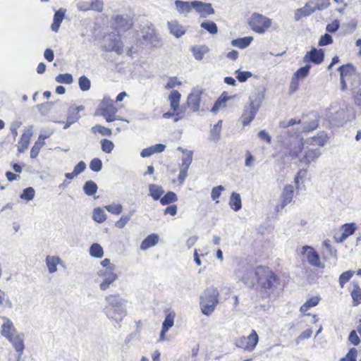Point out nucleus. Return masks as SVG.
<instances>
[{
	"instance_id": "6e6552de",
	"label": "nucleus",
	"mask_w": 361,
	"mask_h": 361,
	"mask_svg": "<svg viewBox=\"0 0 361 361\" xmlns=\"http://www.w3.org/2000/svg\"><path fill=\"white\" fill-rule=\"evenodd\" d=\"M98 111L106 122H112L117 119L116 113L118 109L115 106L114 101L109 98L104 97L102 100Z\"/></svg>"
},
{
	"instance_id": "c756f323",
	"label": "nucleus",
	"mask_w": 361,
	"mask_h": 361,
	"mask_svg": "<svg viewBox=\"0 0 361 361\" xmlns=\"http://www.w3.org/2000/svg\"><path fill=\"white\" fill-rule=\"evenodd\" d=\"M8 341L13 344L16 350L20 355H21L25 348L24 342L22 336L19 334H16V336L8 339Z\"/></svg>"
},
{
	"instance_id": "dca6fc26",
	"label": "nucleus",
	"mask_w": 361,
	"mask_h": 361,
	"mask_svg": "<svg viewBox=\"0 0 361 361\" xmlns=\"http://www.w3.org/2000/svg\"><path fill=\"white\" fill-rule=\"evenodd\" d=\"M302 249L306 251L309 250L307 253V262L314 267H322V263L320 262V258L317 252L310 246L305 245L302 247Z\"/></svg>"
},
{
	"instance_id": "9d476101",
	"label": "nucleus",
	"mask_w": 361,
	"mask_h": 361,
	"mask_svg": "<svg viewBox=\"0 0 361 361\" xmlns=\"http://www.w3.org/2000/svg\"><path fill=\"white\" fill-rule=\"evenodd\" d=\"M262 99L261 97L255 98L251 100L249 105L244 107L243 113L241 116V121L244 126H247L252 121L261 106Z\"/></svg>"
},
{
	"instance_id": "412c9836",
	"label": "nucleus",
	"mask_w": 361,
	"mask_h": 361,
	"mask_svg": "<svg viewBox=\"0 0 361 361\" xmlns=\"http://www.w3.org/2000/svg\"><path fill=\"white\" fill-rule=\"evenodd\" d=\"M166 149V145L164 144H156L142 150L140 155L142 157H149L155 153H161Z\"/></svg>"
},
{
	"instance_id": "e433bc0d",
	"label": "nucleus",
	"mask_w": 361,
	"mask_h": 361,
	"mask_svg": "<svg viewBox=\"0 0 361 361\" xmlns=\"http://www.w3.org/2000/svg\"><path fill=\"white\" fill-rule=\"evenodd\" d=\"M206 46L193 47L192 48V54L196 60L200 61L203 59L204 55L208 51Z\"/></svg>"
},
{
	"instance_id": "a211bd4d",
	"label": "nucleus",
	"mask_w": 361,
	"mask_h": 361,
	"mask_svg": "<svg viewBox=\"0 0 361 361\" xmlns=\"http://www.w3.org/2000/svg\"><path fill=\"white\" fill-rule=\"evenodd\" d=\"M327 140V134L324 131H321L316 136L307 139L305 142L313 147L315 145L324 146Z\"/></svg>"
},
{
	"instance_id": "f3484780",
	"label": "nucleus",
	"mask_w": 361,
	"mask_h": 361,
	"mask_svg": "<svg viewBox=\"0 0 361 361\" xmlns=\"http://www.w3.org/2000/svg\"><path fill=\"white\" fill-rule=\"evenodd\" d=\"M3 319L4 323L1 326V335L8 340L17 334L16 329L10 319L5 317Z\"/></svg>"
},
{
	"instance_id": "4468645a",
	"label": "nucleus",
	"mask_w": 361,
	"mask_h": 361,
	"mask_svg": "<svg viewBox=\"0 0 361 361\" xmlns=\"http://www.w3.org/2000/svg\"><path fill=\"white\" fill-rule=\"evenodd\" d=\"M192 7L202 18H207L209 15L214 14V9L209 3L192 1Z\"/></svg>"
},
{
	"instance_id": "bb28decb",
	"label": "nucleus",
	"mask_w": 361,
	"mask_h": 361,
	"mask_svg": "<svg viewBox=\"0 0 361 361\" xmlns=\"http://www.w3.org/2000/svg\"><path fill=\"white\" fill-rule=\"evenodd\" d=\"M175 6L178 13L180 14L187 15L189 13L192 7V1H183L180 0H176L175 1Z\"/></svg>"
},
{
	"instance_id": "f03ea898",
	"label": "nucleus",
	"mask_w": 361,
	"mask_h": 361,
	"mask_svg": "<svg viewBox=\"0 0 361 361\" xmlns=\"http://www.w3.org/2000/svg\"><path fill=\"white\" fill-rule=\"evenodd\" d=\"M255 274L261 288L268 295L274 294L280 286L279 279L268 268L258 267Z\"/></svg>"
},
{
	"instance_id": "a18cd8bd",
	"label": "nucleus",
	"mask_w": 361,
	"mask_h": 361,
	"mask_svg": "<svg viewBox=\"0 0 361 361\" xmlns=\"http://www.w3.org/2000/svg\"><path fill=\"white\" fill-rule=\"evenodd\" d=\"M318 127V121L316 120L312 121L310 123H303L300 128H298L297 130L299 133H305L310 132L315 130Z\"/></svg>"
},
{
	"instance_id": "4c0bfd02",
	"label": "nucleus",
	"mask_w": 361,
	"mask_h": 361,
	"mask_svg": "<svg viewBox=\"0 0 361 361\" xmlns=\"http://www.w3.org/2000/svg\"><path fill=\"white\" fill-rule=\"evenodd\" d=\"M90 255L96 258H102L104 255L102 247L99 243H93L90 247Z\"/></svg>"
},
{
	"instance_id": "b1692460",
	"label": "nucleus",
	"mask_w": 361,
	"mask_h": 361,
	"mask_svg": "<svg viewBox=\"0 0 361 361\" xmlns=\"http://www.w3.org/2000/svg\"><path fill=\"white\" fill-rule=\"evenodd\" d=\"M159 239V235L156 233L149 235L141 243L140 249L142 250H146L150 247H154L158 243Z\"/></svg>"
},
{
	"instance_id": "72a5a7b5",
	"label": "nucleus",
	"mask_w": 361,
	"mask_h": 361,
	"mask_svg": "<svg viewBox=\"0 0 361 361\" xmlns=\"http://www.w3.org/2000/svg\"><path fill=\"white\" fill-rule=\"evenodd\" d=\"M86 169V164L84 161H81L74 167L73 172L66 173L65 176L67 179L71 180L76 177L78 175L81 173Z\"/></svg>"
},
{
	"instance_id": "1a4fd4ad",
	"label": "nucleus",
	"mask_w": 361,
	"mask_h": 361,
	"mask_svg": "<svg viewBox=\"0 0 361 361\" xmlns=\"http://www.w3.org/2000/svg\"><path fill=\"white\" fill-rule=\"evenodd\" d=\"M271 24L269 18L259 13H253L249 21L251 29L259 34L264 33L270 27Z\"/></svg>"
},
{
	"instance_id": "aec40b11",
	"label": "nucleus",
	"mask_w": 361,
	"mask_h": 361,
	"mask_svg": "<svg viewBox=\"0 0 361 361\" xmlns=\"http://www.w3.org/2000/svg\"><path fill=\"white\" fill-rule=\"evenodd\" d=\"M293 186L292 185H285L281 195V208L289 204L293 197Z\"/></svg>"
},
{
	"instance_id": "423d86ee",
	"label": "nucleus",
	"mask_w": 361,
	"mask_h": 361,
	"mask_svg": "<svg viewBox=\"0 0 361 361\" xmlns=\"http://www.w3.org/2000/svg\"><path fill=\"white\" fill-rule=\"evenodd\" d=\"M140 40L142 44L149 48L159 49L164 45L161 37L152 25L141 29Z\"/></svg>"
},
{
	"instance_id": "8fccbe9b",
	"label": "nucleus",
	"mask_w": 361,
	"mask_h": 361,
	"mask_svg": "<svg viewBox=\"0 0 361 361\" xmlns=\"http://www.w3.org/2000/svg\"><path fill=\"white\" fill-rule=\"evenodd\" d=\"M101 147L104 152L109 154L113 151L114 148V144L112 141L108 139H103L101 140Z\"/></svg>"
},
{
	"instance_id": "13d9d810",
	"label": "nucleus",
	"mask_w": 361,
	"mask_h": 361,
	"mask_svg": "<svg viewBox=\"0 0 361 361\" xmlns=\"http://www.w3.org/2000/svg\"><path fill=\"white\" fill-rule=\"evenodd\" d=\"M90 168L94 172L99 171L102 168V162L99 158H94L90 163Z\"/></svg>"
},
{
	"instance_id": "0e129e2a",
	"label": "nucleus",
	"mask_w": 361,
	"mask_h": 361,
	"mask_svg": "<svg viewBox=\"0 0 361 361\" xmlns=\"http://www.w3.org/2000/svg\"><path fill=\"white\" fill-rule=\"evenodd\" d=\"M224 190V188L222 185L214 187L212 190L211 197L213 200L218 199L221 194V192Z\"/></svg>"
},
{
	"instance_id": "c85d7f7f",
	"label": "nucleus",
	"mask_w": 361,
	"mask_h": 361,
	"mask_svg": "<svg viewBox=\"0 0 361 361\" xmlns=\"http://www.w3.org/2000/svg\"><path fill=\"white\" fill-rule=\"evenodd\" d=\"M65 16V11L59 9L57 11L54 16V20L51 24V30L54 32H57L59 29L61 22L63 21Z\"/></svg>"
},
{
	"instance_id": "a19ab883",
	"label": "nucleus",
	"mask_w": 361,
	"mask_h": 361,
	"mask_svg": "<svg viewBox=\"0 0 361 361\" xmlns=\"http://www.w3.org/2000/svg\"><path fill=\"white\" fill-rule=\"evenodd\" d=\"M320 300L319 297H312L308 299L305 304L300 307V312H305L312 307L316 306Z\"/></svg>"
},
{
	"instance_id": "393cba45",
	"label": "nucleus",
	"mask_w": 361,
	"mask_h": 361,
	"mask_svg": "<svg viewBox=\"0 0 361 361\" xmlns=\"http://www.w3.org/2000/svg\"><path fill=\"white\" fill-rule=\"evenodd\" d=\"M31 135H32L30 132H24L21 135L17 145L19 153H23L27 149L30 142Z\"/></svg>"
},
{
	"instance_id": "680f3d73",
	"label": "nucleus",
	"mask_w": 361,
	"mask_h": 361,
	"mask_svg": "<svg viewBox=\"0 0 361 361\" xmlns=\"http://www.w3.org/2000/svg\"><path fill=\"white\" fill-rule=\"evenodd\" d=\"M221 130L213 127L210 130V140L214 142H217L221 137Z\"/></svg>"
},
{
	"instance_id": "ea45409f",
	"label": "nucleus",
	"mask_w": 361,
	"mask_h": 361,
	"mask_svg": "<svg viewBox=\"0 0 361 361\" xmlns=\"http://www.w3.org/2000/svg\"><path fill=\"white\" fill-rule=\"evenodd\" d=\"M177 200L178 197L176 194L172 191H169L160 199V202L162 205H166L176 202Z\"/></svg>"
},
{
	"instance_id": "6e6d98bb",
	"label": "nucleus",
	"mask_w": 361,
	"mask_h": 361,
	"mask_svg": "<svg viewBox=\"0 0 361 361\" xmlns=\"http://www.w3.org/2000/svg\"><path fill=\"white\" fill-rule=\"evenodd\" d=\"M174 314L171 313L166 315L162 324V329H164V331H169V329L173 326L174 323Z\"/></svg>"
},
{
	"instance_id": "338daca9",
	"label": "nucleus",
	"mask_w": 361,
	"mask_h": 361,
	"mask_svg": "<svg viewBox=\"0 0 361 361\" xmlns=\"http://www.w3.org/2000/svg\"><path fill=\"white\" fill-rule=\"evenodd\" d=\"M330 6L329 0H319V1L313 6L314 11L317 10L322 11L327 8Z\"/></svg>"
},
{
	"instance_id": "603ef678",
	"label": "nucleus",
	"mask_w": 361,
	"mask_h": 361,
	"mask_svg": "<svg viewBox=\"0 0 361 361\" xmlns=\"http://www.w3.org/2000/svg\"><path fill=\"white\" fill-rule=\"evenodd\" d=\"M92 131L93 133H99L101 135L106 136H110L112 134V131L110 128H106L100 125H97L92 127Z\"/></svg>"
},
{
	"instance_id": "0eeeda50",
	"label": "nucleus",
	"mask_w": 361,
	"mask_h": 361,
	"mask_svg": "<svg viewBox=\"0 0 361 361\" xmlns=\"http://www.w3.org/2000/svg\"><path fill=\"white\" fill-rule=\"evenodd\" d=\"M181 94L178 90H173L169 95V101L172 112H166L163 114V118H171L174 116L178 117L174 118V122H178L183 117L184 111L180 107Z\"/></svg>"
},
{
	"instance_id": "f8f14e48",
	"label": "nucleus",
	"mask_w": 361,
	"mask_h": 361,
	"mask_svg": "<svg viewBox=\"0 0 361 361\" xmlns=\"http://www.w3.org/2000/svg\"><path fill=\"white\" fill-rule=\"evenodd\" d=\"M202 94V90L194 89L188 96L187 104L192 111L197 112L200 110Z\"/></svg>"
},
{
	"instance_id": "bf43d9fd",
	"label": "nucleus",
	"mask_w": 361,
	"mask_h": 361,
	"mask_svg": "<svg viewBox=\"0 0 361 361\" xmlns=\"http://www.w3.org/2000/svg\"><path fill=\"white\" fill-rule=\"evenodd\" d=\"M236 73H238L236 78L240 82H245L248 78L252 76V73L250 71H240L238 70Z\"/></svg>"
},
{
	"instance_id": "20e7f679",
	"label": "nucleus",
	"mask_w": 361,
	"mask_h": 361,
	"mask_svg": "<svg viewBox=\"0 0 361 361\" xmlns=\"http://www.w3.org/2000/svg\"><path fill=\"white\" fill-rule=\"evenodd\" d=\"M219 290L216 288H207L200 295V305L203 314L209 316L215 310L219 303Z\"/></svg>"
},
{
	"instance_id": "473e14b6",
	"label": "nucleus",
	"mask_w": 361,
	"mask_h": 361,
	"mask_svg": "<svg viewBox=\"0 0 361 361\" xmlns=\"http://www.w3.org/2000/svg\"><path fill=\"white\" fill-rule=\"evenodd\" d=\"M343 232L340 238V242H343L348 237L353 235L356 230V225L355 223L345 224L342 226Z\"/></svg>"
},
{
	"instance_id": "58836bf2",
	"label": "nucleus",
	"mask_w": 361,
	"mask_h": 361,
	"mask_svg": "<svg viewBox=\"0 0 361 361\" xmlns=\"http://www.w3.org/2000/svg\"><path fill=\"white\" fill-rule=\"evenodd\" d=\"M97 185L92 180L87 181L83 186L85 193L89 196L94 195L97 192Z\"/></svg>"
},
{
	"instance_id": "09e8293b",
	"label": "nucleus",
	"mask_w": 361,
	"mask_h": 361,
	"mask_svg": "<svg viewBox=\"0 0 361 361\" xmlns=\"http://www.w3.org/2000/svg\"><path fill=\"white\" fill-rule=\"evenodd\" d=\"M56 81L59 83L62 84H71L73 81V78L70 73L59 74L56 77Z\"/></svg>"
},
{
	"instance_id": "7c9ffc66",
	"label": "nucleus",
	"mask_w": 361,
	"mask_h": 361,
	"mask_svg": "<svg viewBox=\"0 0 361 361\" xmlns=\"http://www.w3.org/2000/svg\"><path fill=\"white\" fill-rule=\"evenodd\" d=\"M228 204L235 212L239 211L242 207L240 194L235 192H232L230 197Z\"/></svg>"
},
{
	"instance_id": "a878e982",
	"label": "nucleus",
	"mask_w": 361,
	"mask_h": 361,
	"mask_svg": "<svg viewBox=\"0 0 361 361\" xmlns=\"http://www.w3.org/2000/svg\"><path fill=\"white\" fill-rule=\"evenodd\" d=\"M168 26L170 32L177 38H180L185 33V30L183 27L177 21L169 22Z\"/></svg>"
},
{
	"instance_id": "7ed1b4c3",
	"label": "nucleus",
	"mask_w": 361,
	"mask_h": 361,
	"mask_svg": "<svg viewBox=\"0 0 361 361\" xmlns=\"http://www.w3.org/2000/svg\"><path fill=\"white\" fill-rule=\"evenodd\" d=\"M341 75V86L342 90L350 89L355 90L361 83L360 77L356 68L352 63H347L338 68Z\"/></svg>"
},
{
	"instance_id": "5fc2aeb1",
	"label": "nucleus",
	"mask_w": 361,
	"mask_h": 361,
	"mask_svg": "<svg viewBox=\"0 0 361 361\" xmlns=\"http://www.w3.org/2000/svg\"><path fill=\"white\" fill-rule=\"evenodd\" d=\"M192 160V152L188 151L185 157L182 158V165L180 169L188 170Z\"/></svg>"
},
{
	"instance_id": "4be33fe9",
	"label": "nucleus",
	"mask_w": 361,
	"mask_h": 361,
	"mask_svg": "<svg viewBox=\"0 0 361 361\" xmlns=\"http://www.w3.org/2000/svg\"><path fill=\"white\" fill-rule=\"evenodd\" d=\"M252 267H247L245 270V274L242 276V281L248 286H253L255 283V278H257L255 271Z\"/></svg>"
},
{
	"instance_id": "39448f33",
	"label": "nucleus",
	"mask_w": 361,
	"mask_h": 361,
	"mask_svg": "<svg viewBox=\"0 0 361 361\" xmlns=\"http://www.w3.org/2000/svg\"><path fill=\"white\" fill-rule=\"evenodd\" d=\"M107 305L105 307L106 316L116 322H120L126 315V311L122 307V301L118 295H109L106 297Z\"/></svg>"
},
{
	"instance_id": "3c124183",
	"label": "nucleus",
	"mask_w": 361,
	"mask_h": 361,
	"mask_svg": "<svg viewBox=\"0 0 361 361\" xmlns=\"http://www.w3.org/2000/svg\"><path fill=\"white\" fill-rule=\"evenodd\" d=\"M35 194V190L32 187H28L23 190L20 195V198L26 201H30L34 198Z\"/></svg>"
},
{
	"instance_id": "774afa93",
	"label": "nucleus",
	"mask_w": 361,
	"mask_h": 361,
	"mask_svg": "<svg viewBox=\"0 0 361 361\" xmlns=\"http://www.w3.org/2000/svg\"><path fill=\"white\" fill-rule=\"evenodd\" d=\"M339 26V21L338 20H335L331 23H329L326 25V30L329 32L334 33L338 30Z\"/></svg>"
},
{
	"instance_id": "ddd939ff",
	"label": "nucleus",
	"mask_w": 361,
	"mask_h": 361,
	"mask_svg": "<svg viewBox=\"0 0 361 361\" xmlns=\"http://www.w3.org/2000/svg\"><path fill=\"white\" fill-rule=\"evenodd\" d=\"M324 59V52L322 49H317L312 48L310 51H307L303 57L305 63H314L315 64H320L323 62Z\"/></svg>"
},
{
	"instance_id": "864d4df0",
	"label": "nucleus",
	"mask_w": 361,
	"mask_h": 361,
	"mask_svg": "<svg viewBox=\"0 0 361 361\" xmlns=\"http://www.w3.org/2000/svg\"><path fill=\"white\" fill-rule=\"evenodd\" d=\"M78 83L82 91L89 90L91 86L90 80L85 75L79 78Z\"/></svg>"
},
{
	"instance_id": "052dcab7",
	"label": "nucleus",
	"mask_w": 361,
	"mask_h": 361,
	"mask_svg": "<svg viewBox=\"0 0 361 361\" xmlns=\"http://www.w3.org/2000/svg\"><path fill=\"white\" fill-rule=\"evenodd\" d=\"M106 209L114 214H119L122 212V206L119 204H110L105 207Z\"/></svg>"
},
{
	"instance_id": "f704fd0d",
	"label": "nucleus",
	"mask_w": 361,
	"mask_h": 361,
	"mask_svg": "<svg viewBox=\"0 0 361 361\" xmlns=\"http://www.w3.org/2000/svg\"><path fill=\"white\" fill-rule=\"evenodd\" d=\"M252 37H245L242 38H238L231 41V44L234 47H237L240 49H245L252 42Z\"/></svg>"
},
{
	"instance_id": "49530a36",
	"label": "nucleus",
	"mask_w": 361,
	"mask_h": 361,
	"mask_svg": "<svg viewBox=\"0 0 361 361\" xmlns=\"http://www.w3.org/2000/svg\"><path fill=\"white\" fill-rule=\"evenodd\" d=\"M351 296L353 300V305H357L360 303L361 299V288L357 284L353 286V290L351 292Z\"/></svg>"
},
{
	"instance_id": "2f4dec72",
	"label": "nucleus",
	"mask_w": 361,
	"mask_h": 361,
	"mask_svg": "<svg viewBox=\"0 0 361 361\" xmlns=\"http://www.w3.org/2000/svg\"><path fill=\"white\" fill-rule=\"evenodd\" d=\"M61 263V259L55 256H47L46 264L48 267L49 273L52 274L56 271L57 265Z\"/></svg>"
},
{
	"instance_id": "c9c22d12",
	"label": "nucleus",
	"mask_w": 361,
	"mask_h": 361,
	"mask_svg": "<svg viewBox=\"0 0 361 361\" xmlns=\"http://www.w3.org/2000/svg\"><path fill=\"white\" fill-rule=\"evenodd\" d=\"M164 192V190L162 187L155 184H151L149 185V194L154 200H160Z\"/></svg>"
},
{
	"instance_id": "f257e3e1",
	"label": "nucleus",
	"mask_w": 361,
	"mask_h": 361,
	"mask_svg": "<svg viewBox=\"0 0 361 361\" xmlns=\"http://www.w3.org/2000/svg\"><path fill=\"white\" fill-rule=\"evenodd\" d=\"M289 154L292 159L298 158L302 165L308 166L311 163L315 162L320 157L322 151L319 148L314 147L303 142L298 147L291 149Z\"/></svg>"
},
{
	"instance_id": "e2e57ef3",
	"label": "nucleus",
	"mask_w": 361,
	"mask_h": 361,
	"mask_svg": "<svg viewBox=\"0 0 361 361\" xmlns=\"http://www.w3.org/2000/svg\"><path fill=\"white\" fill-rule=\"evenodd\" d=\"M333 42L332 37L329 34H324L323 35L319 41V46L323 47L326 45L331 44Z\"/></svg>"
},
{
	"instance_id": "79ce46f5",
	"label": "nucleus",
	"mask_w": 361,
	"mask_h": 361,
	"mask_svg": "<svg viewBox=\"0 0 361 361\" xmlns=\"http://www.w3.org/2000/svg\"><path fill=\"white\" fill-rule=\"evenodd\" d=\"M92 219L97 223H102L106 220V216L102 209L97 207L93 210Z\"/></svg>"
},
{
	"instance_id": "5701e85b",
	"label": "nucleus",
	"mask_w": 361,
	"mask_h": 361,
	"mask_svg": "<svg viewBox=\"0 0 361 361\" xmlns=\"http://www.w3.org/2000/svg\"><path fill=\"white\" fill-rule=\"evenodd\" d=\"M83 106L71 107L68 110V114L67 116L68 123L64 126V128H67L71 124L77 121L79 118V111L83 110Z\"/></svg>"
},
{
	"instance_id": "37998d69",
	"label": "nucleus",
	"mask_w": 361,
	"mask_h": 361,
	"mask_svg": "<svg viewBox=\"0 0 361 361\" xmlns=\"http://www.w3.org/2000/svg\"><path fill=\"white\" fill-rule=\"evenodd\" d=\"M243 341H247L250 344V349L253 350L258 342V335L256 331L252 330L251 334L247 336H243Z\"/></svg>"
},
{
	"instance_id": "de8ad7c7",
	"label": "nucleus",
	"mask_w": 361,
	"mask_h": 361,
	"mask_svg": "<svg viewBox=\"0 0 361 361\" xmlns=\"http://www.w3.org/2000/svg\"><path fill=\"white\" fill-rule=\"evenodd\" d=\"M311 65L307 64L303 67L300 68L293 75L296 79L305 78L309 74Z\"/></svg>"
},
{
	"instance_id": "2eb2a0df",
	"label": "nucleus",
	"mask_w": 361,
	"mask_h": 361,
	"mask_svg": "<svg viewBox=\"0 0 361 361\" xmlns=\"http://www.w3.org/2000/svg\"><path fill=\"white\" fill-rule=\"evenodd\" d=\"M99 275L104 278L99 285L100 289L102 290H106L118 278L117 274L115 273V267H111L109 271H104Z\"/></svg>"
},
{
	"instance_id": "69168bd1",
	"label": "nucleus",
	"mask_w": 361,
	"mask_h": 361,
	"mask_svg": "<svg viewBox=\"0 0 361 361\" xmlns=\"http://www.w3.org/2000/svg\"><path fill=\"white\" fill-rule=\"evenodd\" d=\"M90 10L101 12L103 9V2L102 0H94L89 3Z\"/></svg>"
},
{
	"instance_id": "4d7b16f0",
	"label": "nucleus",
	"mask_w": 361,
	"mask_h": 361,
	"mask_svg": "<svg viewBox=\"0 0 361 361\" xmlns=\"http://www.w3.org/2000/svg\"><path fill=\"white\" fill-rule=\"evenodd\" d=\"M353 274L354 271H346L341 274L339 277V284L341 288L344 286L345 283L350 281Z\"/></svg>"
},
{
	"instance_id": "cd10ccee",
	"label": "nucleus",
	"mask_w": 361,
	"mask_h": 361,
	"mask_svg": "<svg viewBox=\"0 0 361 361\" xmlns=\"http://www.w3.org/2000/svg\"><path fill=\"white\" fill-rule=\"evenodd\" d=\"M47 136L40 135L38 137V140L35 142V145L32 146L30 150V157L32 159H35L39 152L41 148L45 145V139Z\"/></svg>"
},
{
	"instance_id": "9b49d317",
	"label": "nucleus",
	"mask_w": 361,
	"mask_h": 361,
	"mask_svg": "<svg viewBox=\"0 0 361 361\" xmlns=\"http://www.w3.org/2000/svg\"><path fill=\"white\" fill-rule=\"evenodd\" d=\"M352 109L348 106L340 107L330 116V121L336 126H342L343 123L350 121L351 116L349 114Z\"/></svg>"
},
{
	"instance_id": "6ab92c4d",
	"label": "nucleus",
	"mask_w": 361,
	"mask_h": 361,
	"mask_svg": "<svg viewBox=\"0 0 361 361\" xmlns=\"http://www.w3.org/2000/svg\"><path fill=\"white\" fill-rule=\"evenodd\" d=\"M314 12L313 6H311V2H307L305 5L295 11V20L299 21L302 17L310 16Z\"/></svg>"
},
{
	"instance_id": "c03bdc74",
	"label": "nucleus",
	"mask_w": 361,
	"mask_h": 361,
	"mask_svg": "<svg viewBox=\"0 0 361 361\" xmlns=\"http://www.w3.org/2000/svg\"><path fill=\"white\" fill-rule=\"evenodd\" d=\"M200 27L212 35L216 34L218 32L217 25L213 21L202 22L200 25Z\"/></svg>"
}]
</instances>
